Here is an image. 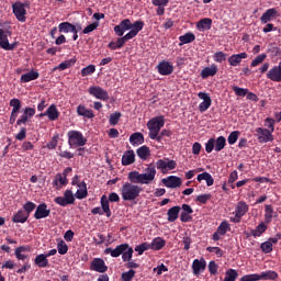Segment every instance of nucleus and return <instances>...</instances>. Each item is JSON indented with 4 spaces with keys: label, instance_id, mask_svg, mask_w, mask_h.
<instances>
[{
    "label": "nucleus",
    "instance_id": "1",
    "mask_svg": "<svg viewBox=\"0 0 281 281\" xmlns=\"http://www.w3.org/2000/svg\"><path fill=\"white\" fill-rule=\"evenodd\" d=\"M156 176L157 169H155V165L149 164L144 173H139V171H131L128 173V180L133 186H137V183H140V186H149V183L155 181Z\"/></svg>",
    "mask_w": 281,
    "mask_h": 281
},
{
    "label": "nucleus",
    "instance_id": "2",
    "mask_svg": "<svg viewBox=\"0 0 281 281\" xmlns=\"http://www.w3.org/2000/svg\"><path fill=\"white\" fill-rule=\"evenodd\" d=\"M133 247L128 244H121L113 248H105L104 254L105 256H111L112 258H120L122 256L123 262H128L133 259Z\"/></svg>",
    "mask_w": 281,
    "mask_h": 281
},
{
    "label": "nucleus",
    "instance_id": "3",
    "mask_svg": "<svg viewBox=\"0 0 281 281\" xmlns=\"http://www.w3.org/2000/svg\"><path fill=\"white\" fill-rule=\"evenodd\" d=\"M165 125H166V119L164 117V115H159L149 120L147 122L149 138L156 139V142H161V136H159V131H161V128H164Z\"/></svg>",
    "mask_w": 281,
    "mask_h": 281
},
{
    "label": "nucleus",
    "instance_id": "4",
    "mask_svg": "<svg viewBox=\"0 0 281 281\" xmlns=\"http://www.w3.org/2000/svg\"><path fill=\"white\" fill-rule=\"evenodd\" d=\"M144 189L137 184L126 182L121 189L123 201H135L142 194Z\"/></svg>",
    "mask_w": 281,
    "mask_h": 281
},
{
    "label": "nucleus",
    "instance_id": "5",
    "mask_svg": "<svg viewBox=\"0 0 281 281\" xmlns=\"http://www.w3.org/2000/svg\"><path fill=\"white\" fill-rule=\"evenodd\" d=\"M67 137L70 148L87 146V137L80 131L71 130L67 133Z\"/></svg>",
    "mask_w": 281,
    "mask_h": 281
},
{
    "label": "nucleus",
    "instance_id": "6",
    "mask_svg": "<svg viewBox=\"0 0 281 281\" xmlns=\"http://www.w3.org/2000/svg\"><path fill=\"white\" fill-rule=\"evenodd\" d=\"M279 274L273 270L262 271L259 274H245L240 278V281H260V280H278Z\"/></svg>",
    "mask_w": 281,
    "mask_h": 281
},
{
    "label": "nucleus",
    "instance_id": "7",
    "mask_svg": "<svg viewBox=\"0 0 281 281\" xmlns=\"http://www.w3.org/2000/svg\"><path fill=\"white\" fill-rule=\"evenodd\" d=\"M249 212V205L245 201H239L235 207V214L234 217H231L229 221L231 223H240L243 221V216Z\"/></svg>",
    "mask_w": 281,
    "mask_h": 281
},
{
    "label": "nucleus",
    "instance_id": "8",
    "mask_svg": "<svg viewBox=\"0 0 281 281\" xmlns=\"http://www.w3.org/2000/svg\"><path fill=\"white\" fill-rule=\"evenodd\" d=\"M25 8L26 5L23 2L18 1L12 4L13 14L20 23H25V21H27V10Z\"/></svg>",
    "mask_w": 281,
    "mask_h": 281
},
{
    "label": "nucleus",
    "instance_id": "9",
    "mask_svg": "<svg viewBox=\"0 0 281 281\" xmlns=\"http://www.w3.org/2000/svg\"><path fill=\"white\" fill-rule=\"evenodd\" d=\"M54 202L61 207H67V205H74V203H76V198L74 196V192L71 190H66L64 192V196L55 198Z\"/></svg>",
    "mask_w": 281,
    "mask_h": 281
},
{
    "label": "nucleus",
    "instance_id": "10",
    "mask_svg": "<svg viewBox=\"0 0 281 281\" xmlns=\"http://www.w3.org/2000/svg\"><path fill=\"white\" fill-rule=\"evenodd\" d=\"M155 170H161L162 175H166L168 170H175L177 168V161L170 159H159L156 161Z\"/></svg>",
    "mask_w": 281,
    "mask_h": 281
},
{
    "label": "nucleus",
    "instance_id": "11",
    "mask_svg": "<svg viewBox=\"0 0 281 281\" xmlns=\"http://www.w3.org/2000/svg\"><path fill=\"white\" fill-rule=\"evenodd\" d=\"M88 93L93 95L97 100H102L103 102H109V91L104 90L100 86H92L88 89Z\"/></svg>",
    "mask_w": 281,
    "mask_h": 281
},
{
    "label": "nucleus",
    "instance_id": "12",
    "mask_svg": "<svg viewBox=\"0 0 281 281\" xmlns=\"http://www.w3.org/2000/svg\"><path fill=\"white\" fill-rule=\"evenodd\" d=\"M256 137L259 144H267V142H273V134L268 128L257 127Z\"/></svg>",
    "mask_w": 281,
    "mask_h": 281
},
{
    "label": "nucleus",
    "instance_id": "13",
    "mask_svg": "<svg viewBox=\"0 0 281 281\" xmlns=\"http://www.w3.org/2000/svg\"><path fill=\"white\" fill-rule=\"evenodd\" d=\"M133 27V22L130 19H124L119 25L114 26V34L116 36H124L125 32H128Z\"/></svg>",
    "mask_w": 281,
    "mask_h": 281
},
{
    "label": "nucleus",
    "instance_id": "14",
    "mask_svg": "<svg viewBox=\"0 0 281 281\" xmlns=\"http://www.w3.org/2000/svg\"><path fill=\"white\" fill-rule=\"evenodd\" d=\"M91 271H97V273H106L109 267L102 258H94L90 263Z\"/></svg>",
    "mask_w": 281,
    "mask_h": 281
},
{
    "label": "nucleus",
    "instance_id": "15",
    "mask_svg": "<svg viewBox=\"0 0 281 281\" xmlns=\"http://www.w3.org/2000/svg\"><path fill=\"white\" fill-rule=\"evenodd\" d=\"M198 98L203 100V102L199 104V111L200 113H205V111L212 106V98L207 92H199Z\"/></svg>",
    "mask_w": 281,
    "mask_h": 281
},
{
    "label": "nucleus",
    "instance_id": "16",
    "mask_svg": "<svg viewBox=\"0 0 281 281\" xmlns=\"http://www.w3.org/2000/svg\"><path fill=\"white\" fill-rule=\"evenodd\" d=\"M266 78L272 82H281V61L268 70Z\"/></svg>",
    "mask_w": 281,
    "mask_h": 281
},
{
    "label": "nucleus",
    "instance_id": "17",
    "mask_svg": "<svg viewBox=\"0 0 281 281\" xmlns=\"http://www.w3.org/2000/svg\"><path fill=\"white\" fill-rule=\"evenodd\" d=\"M49 214H52V210L47 209L46 203H41L36 206L34 218H36V221H41V218H47Z\"/></svg>",
    "mask_w": 281,
    "mask_h": 281
},
{
    "label": "nucleus",
    "instance_id": "18",
    "mask_svg": "<svg viewBox=\"0 0 281 281\" xmlns=\"http://www.w3.org/2000/svg\"><path fill=\"white\" fill-rule=\"evenodd\" d=\"M160 76H170L175 71V66L170 61L162 60L157 65Z\"/></svg>",
    "mask_w": 281,
    "mask_h": 281
},
{
    "label": "nucleus",
    "instance_id": "19",
    "mask_svg": "<svg viewBox=\"0 0 281 281\" xmlns=\"http://www.w3.org/2000/svg\"><path fill=\"white\" fill-rule=\"evenodd\" d=\"M162 183L166 188H181L182 181L181 178L177 176H169L162 179Z\"/></svg>",
    "mask_w": 281,
    "mask_h": 281
},
{
    "label": "nucleus",
    "instance_id": "20",
    "mask_svg": "<svg viewBox=\"0 0 281 281\" xmlns=\"http://www.w3.org/2000/svg\"><path fill=\"white\" fill-rule=\"evenodd\" d=\"M131 31L127 34V36L133 40L135 36L139 34L144 30V21L138 20L134 23H132V27L130 29Z\"/></svg>",
    "mask_w": 281,
    "mask_h": 281
},
{
    "label": "nucleus",
    "instance_id": "21",
    "mask_svg": "<svg viewBox=\"0 0 281 281\" xmlns=\"http://www.w3.org/2000/svg\"><path fill=\"white\" fill-rule=\"evenodd\" d=\"M245 58H248L247 53L234 54L231 57H228V65L231 67H238V65H240V63H243Z\"/></svg>",
    "mask_w": 281,
    "mask_h": 281
},
{
    "label": "nucleus",
    "instance_id": "22",
    "mask_svg": "<svg viewBox=\"0 0 281 281\" xmlns=\"http://www.w3.org/2000/svg\"><path fill=\"white\" fill-rule=\"evenodd\" d=\"M273 218H278V212L273 211V206L271 204H266L265 206V224L269 225Z\"/></svg>",
    "mask_w": 281,
    "mask_h": 281
},
{
    "label": "nucleus",
    "instance_id": "23",
    "mask_svg": "<svg viewBox=\"0 0 281 281\" xmlns=\"http://www.w3.org/2000/svg\"><path fill=\"white\" fill-rule=\"evenodd\" d=\"M45 115L46 117H48L50 122H56V120L60 117V112L58 111L56 104H50L48 109L45 111Z\"/></svg>",
    "mask_w": 281,
    "mask_h": 281
},
{
    "label": "nucleus",
    "instance_id": "24",
    "mask_svg": "<svg viewBox=\"0 0 281 281\" xmlns=\"http://www.w3.org/2000/svg\"><path fill=\"white\" fill-rule=\"evenodd\" d=\"M77 115H80L81 117H87L88 120H93V117H95L93 110L87 109L85 104H79L77 106Z\"/></svg>",
    "mask_w": 281,
    "mask_h": 281
},
{
    "label": "nucleus",
    "instance_id": "25",
    "mask_svg": "<svg viewBox=\"0 0 281 281\" xmlns=\"http://www.w3.org/2000/svg\"><path fill=\"white\" fill-rule=\"evenodd\" d=\"M215 74H218V66L215 64L211 65L210 67H205L201 71V78L203 80H207L211 76H214Z\"/></svg>",
    "mask_w": 281,
    "mask_h": 281
},
{
    "label": "nucleus",
    "instance_id": "26",
    "mask_svg": "<svg viewBox=\"0 0 281 281\" xmlns=\"http://www.w3.org/2000/svg\"><path fill=\"white\" fill-rule=\"evenodd\" d=\"M205 259L199 260L194 259L192 263V269H193V276H199L201 271H205Z\"/></svg>",
    "mask_w": 281,
    "mask_h": 281
},
{
    "label": "nucleus",
    "instance_id": "27",
    "mask_svg": "<svg viewBox=\"0 0 281 281\" xmlns=\"http://www.w3.org/2000/svg\"><path fill=\"white\" fill-rule=\"evenodd\" d=\"M149 247L154 251H161V249L166 247V240L161 237H156L151 240Z\"/></svg>",
    "mask_w": 281,
    "mask_h": 281
},
{
    "label": "nucleus",
    "instance_id": "28",
    "mask_svg": "<svg viewBox=\"0 0 281 281\" xmlns=\"http://www.w3.org/2000/svg\"><path fill=\"white\" fill-rule=\"evenodd\" d=\"M78 190L75 194L76 199H79L80 201L82 199H87L89 196V191H87V182L82 181L78 184Z\"/></svg>",
    "mask_w": 281,
    "mask_h": 281
},
{
    "label": "nucleus",
    "instance_id": "29",
    "mask_svg": "<svg viewBox=\"0 0 281 281\" xmlns=\"http://www.w3.org/2000/svg\"><path fill=\"white\" fill-rule=\"evenodd\" d=\"M32 248L30 246H19L15 248V258L18 260H27V255H25V251H31Z\"/></svg>",
    "mask_w": 281,
    "mask_h": 281
},
{
    "label": "nucleus",
    "instance_id": "30",
    "mask_svg": "<svg viewBox=\"0 0 281 281\" xmlns=\"http://www.w3.org/2000/svg\"><path fill=\"white\" fill-rule=\"evenodd\" d=\"M132 164H135V151L133 149L127 150L122 156V166H131Z\"/></svg>",
    "mask_w": 281,
    "mask_h": 281
},
{
    "label": "nucleus",
    "instance_id": "31",
    "mask_svg": "<svg viewBox=\"0 0 281 281\" xmlns=\"http://www.w3.org/2000/svg\"><path fill=\"white\" fill-rule=\"evenodd\" d=\"M27 218H30V215L24 212L23 210H19L13 216H12V223H27Z\"/></svg>",
    "mask_w": 281,
    "mask_h": 281
},
{
    "label": "nucleus",
    "instance_id": "32",
    "mask_svg": "<svg viewBox=\"0 0 281 281\" xmlns=\"http://www.w3.org/2000/svg\"><path fill=\"white\" fill-rule=\"evenodd\" d=\"M0 47L5 52H13V49L16 48V42L10 44V41H8V35H3L0 40Z\"/></svg>",
    "mask_w": 281,
    "mask_h": 281
},
{
    "label": "nucleus",
    "instance_id": "33",
    "mask_svg": "<svg viewBox=\"0 0 281 281\" xmlns=\"http://www.w3.org/2000/svg\"><path fill=\"white\" fill-rule=\"evenodd\" d=\"M60 34H69V32H76V25L70 22H61L58 25Z\"/></svg>",
    "mask_w": 281,
    "mask_h": 281
},
{
    "label": "nucleus",
    "instance_id": "34",
    "mask_svg": "<svg viewBox=\"0 0 281 281\" xmlns=\"http://www.w3.org/2000/svg\"><path fill=\"white\" fill-rule=\"evenodd\" d=\"M278 10L276 8L268 9L260 18L261 23H269L274 16H277Z\"/></svg>",
    "mask_w": 281,
    "mask_h": 281
},
{
    "label": "nucleus",
    "instance_id": "35",
    "mask_svg": "<svg viewBox=\"0 0 281 281\" xmlns=\"http://www.w3.org/2000/svg\"><path fill=\"white\" fill-rule=\"evenodd\" d=\"M179 47L183 46V45H188V43H194V41H196V35H194V33L189 32L186 33L184 35H181L179 37Z\"/></svg>",
    "mask_w": 281,
    "mask_h": 281
},
{
    "label": "nucleus",
    "instance_id": "36",
    "mask_svg": "<svg viewBox=\"0 0 281 281\" xmlns=\"http://www.w3.org/2000/svg\"><path fill=\"white\" fill-rule=\"evenodd\" d=\"M196 29L200 30V32H205L207 30H212V19L204 18L200 20L196 24Z\"/></svg>",
    "mask_w": 281,
    "mask_h": 281
},
{
    "label": "nucleus",
    "instance_id": "37",
    "mask_svg": "<svg viewBox=\"0 0 281 281\" xmlns=\"http://www.w3.org/2000/svg\"><path fill=\"white\" fill-rule=\"evenodd\" d=\"M179 212H181V207L180 206H173L171 209L168 210L167 212V221L169 223H175V221H177V218H179Z\"/></svg>",
    "mask_w": 281,
    "mask_h": 281
},
{
    "label": "nucleus",
    "instance_id": "38",
    "mask_svg": "<svg viewBox=\"0 0 281 281\" xmlns=\"http://www.w3.org/2000/svg\"><path fill=\"white\" fill-rule=\"evenodd\" d=\"M136 155L142 159V161H146L148 157H150V147L143 145L136 150Z\"/></svg>",
    "mask_w": 281,
    "mask_h": 281
},
{
    "label": "nucleus",
    "instance_id": "39",
    "mask_svg": "<svg viewBox=\"0 0 281 281\" xmlns=\"http://www.w3.org/2000/svg\"><path fill=\"white\" fill-rule=\"evenodd\" d=\"M40 74L36 70H31L21 76V82H32V80H38Z\"/></svg>",
    "mask_w": 281,
    "mask_h": 281
},
{
    "label": "nucleus",
    "instance_id": "40",
    "mask_svg": "<svg viewBox=\"0 0 281 281\" xmlns=\"http://www.w3.org/2000/svg\"><path fill=\"white\" fill-rule=\"evenodd\" d=\"M130 144H132V146H140V144H144V134L139 132L133 133L130 136Z\"/></svg>",
    "mask_w": 281,
    "mask_h": 281
},
{
    "label": "nucleus",
    "instance_id": "41",
    "mask_svg": "<svg viewBox=\"0 0 281 281\" xmlns=\"http://www.w3.org/2000/svg\"><path fill=\"white\" fill-rule=\"evenodd\" d=\"M265 232H267V224L261 222L255 229L250 232V236H254V238H260Z\"/></svg>",
    "mask_w": 281,
    "mask_h": 281
},
{
    "label": "nucleus",
    "instance_id": "42",
    "mask_svg": "<svg viewBox=\"0 0 281 281\" xmlns=\"http://www.w3.org/2000/svg\"><path fill=\"white\" fill-rule=\"evenodd\" d=\"M101 207L103 214H105L108 218H111V206L109 204V198H106V195L101 196Z\"/></svg>",
    "mask_w": 281,
    "mask_h": 281
},
{
    "label": "nucleus",
    "instance_id": "43",
    "mask_svg": "<svg viewBox=\"0 0 281 281\" xmlns=\"http://www.w3.org/2000/svg\"><path fill=\"white\" fill-rule=\"evenodd\" d=\"M77 63L76 58L67 59L63 63H60L57 67L53 69V71H56V69H59V71H65V69H69L74 67Z\"/></svg>",
    "mask_w": 281,
    "mask_h": 281
},
{
    "label": "nucleus",
    "instance_id": "44",
    "mask_svg": "<svg viewBox=\"0 0 281 281\" xmlns=\"http://www.w3.org/2000/svg\"><path fill=\"white\" fill-rule=\"evenodd\" d=\"M35 265L41 269H45V267H48L49 260L45 254H41L35 257Z\"/></svg>",
    "mask_w": 281,
    "mask_h": 281
},
{
    "label": "nucleus",
    "instance_id": "45",
    "mask_svg": "<svg viewBox=\"0 0 281 281\" xmlns=\"http://www.w3.org/2000/svg\"><path fill=\"white\" fill-rule=\"evenodd\" d=\"M196 180H198L199 182H201V181H206V186H209V187L214 186V178H213L212 175H210V172H207V171L198 175Z\"/></svg>",
    "mask_w": 281,
    "mask_h": 281
},
{
    "label": "nucleus",
    "instance_id": "46",
    "mask_svg": "<svg viewBox=\"0 0 281 281\" xmlns=\"http://www.w3.org/2000/svg\"><path fill=\"white\" fill-rule=\"evenodd\" d=\"M225 146H227V139L225 138V136H218L215 139V153H221V150H223Z\"/></svg>",
    "mask_w": 281,
    "mask_h": 281
},
{
    "label": "nucleus",
    "instance_id": "47",
    "mask_svg": "<svg viewBox=\"0 0 281 281\" xmlns=\"http://www.w3.org/2000/svg\"><path fill=\"white\" fill-rule=\"evenodd\" d=\"M217 231H218V234H221V236H225L227 232H232V226L229 225V222H227V220H224L218 225Z\"/></svg>",
    "mask_w": 281,
    "mask_h": 281
},
{
    "label": "nucleus",
    "instance_id": "48",
    "mask_svg": "<svg viewBox=\"0 0 281 281\" xmlns=\"http://www.w3.org/2000/svg\"><path fill=\"white\" fill-rule=\"evenodd\" d=\"M237 278H238V271L236 269H228L225 272V277L223 281H236Z\"/></svg>",
    "mask_w": 281,
    "mask_h": 281
},
{
    "label": "nucleus",
    "instance_id": "49",
    "mask_svg": "<svg viewBox=\"0 0 281 281\" xmlns=\"http://www.w3.org/2000/svg\"><path fill=\"white\" fill-rule=\"evenodd\" d=\"M120 117H122L121 112L110 114L109 124L111 126H117V124H120Z\"/></svg>",
    "mask_w": 281,
    "mask_h": 281
},
{
    "label": "nucleus",
    "instance_id": "50",
    "mask_svg": "<svg viewBox=\"0 0 281 281\" xmlns=\"http://www.w3.org/2000/svg\"><path fill=\"white\" fill-rule=\"evenodd\" d=\"M35 210H36V203L29 201L23 205L22 211L30 216Z\"/></svg>",
    "mask_w": 281,
    "mask_h": 281
},
{
    "label": "nucleus",
    "instance_id": "51",
    "mask_svg": "<svg viewBox=\"0 0 281 281\" xmlns=\"http://www.w3.org/2000/svg\"><path fill=\"white\" fill-rule=\"evenodd\" d=\"M9 106L12 108L11 112L19 113V111H21V100L16 99V98L11 99L9 102Z\"/></svg>",
    "mask_w": 281,
    "mask_h": 281
},
{
    "label": "nucleus",
    "instance_id": "52",
    "mask_svg": "<svg viewBox=\"0 0 281 281\" xmlns=\"http://www.w3.org/2000/svg\"><path fill=\"white\" fill-rule=\"evenodd\" d=\"M57 251H58V254H60V256H65V254H67L69 251V246H67L65 240H60L57 244Z\"/></svg>",
    "mask_w": 281,
    "mask_h": 281
},
{
    "label": "nucleus",
    "instance_id": "53",
    "mask_svg": "<svg viewBox=\"0 0 281 281\" xmlns=\"http://www.w3.org/2000/svg\"><path fill=\"white\" fill-rule=\"evenodd\" d=\"M267 60V54L258 55L250 64V67H258V65H262Z\"/></svg>",
    "mask_w": 281,
    "mask_h": 281
},
{
    "label": "nucleus",
    "instance_id": "54",
    "mask_svg": "<svg viewBox=\"0 0 281 281\" xmlns=\"http://www.w3.org/2000/svg\"><path fill=\"white\" fill-rule=\"evenodd\" d=\"M148 249H150V244L147 241L135 247V251H137L138 256H143L144 251H148Z\"/></svg>",
    "mask_w": 281,
    "mask_h": 281
},
{
    "label": "nucleus",
    "instance_id": "55",
    "mask_svg": "<svg viewBox=\"0 0 281 281\" xmlns=\"http://www.w3.org/2000/svg\"><path fill=\"white\" fill-rule=\"evenodd\" d=\"M240 136V132L239 131H234L228 135L227 142L231 146H234V144H236V142H238V137Z\"/></svg>",
    "mask_w": 281,
    "mask_h": 281
},
{
    "label": "nucleus",
    "instance_id": "56",
    "mask_svg": "<svg viewBox=\"0 0 281 281\" xmlns=\"http://www.w3.org/2000/svg\"><path fill=\"white\" fill-rule=\"evenodd\" d=\"M91 74H95V65H89L81 69L82 78H85L87 76H91Z\"/></svg>",
    "mask_w": 281,
    "mask_h": 281
},
{
    "label": "nucleus",
    "instance_id": "57",
    "mask_svg": "<svg viewBox=\"0 0 281 281\" xmlns=\"http://www.w3.org/2000/svg\"><path fill=\"white\" fill-rule=\"evenodd\" d=\"M210 199H212V194L210 193L200 194L195 198V203H202V205H205Z\"/></svg>",
    "mask_w": 281,
    "mask_h": 281
},
{
    "label": "nucleus",
    "instance_id": "58",
    "mask_svg": "<svg viewBox=\"0 0 281 281\" xmlns=\"http://www.w3.org/2000/svg\"><path fill=\"white\" fill-rule=\"evenodd\" d=\"M260 249L263 254H271V251H273V244H271V241H263Z\"/></svg>",
    "mask_w": 281,
    "mask_h": 281
},
{
    "label": "nucleus",
    "instance_id": "59",
    "mask_svg": "<svg viewBox=\"0 0 281 281\" xmlns=\"http://www.w3.org/2000/svg\"><path fill=\"white\" fill-rule=\"evenodd\" d=\"M213 59L215 63H225V60H227V54L224 52H216L213 56Z\"/></svg>",
    "mask_w": 281,
    "mask_h": 281
},
{
    "label": "nucleus",
    "instance_id": "60",
    "mask_svg": "<svg viewBox=\"0 0 281 281\" xmlns=\"http://www.w3.org/2000/svg\"><path fill=\"white\" fill-rule=\"evenodd\" d=\"M100 22H93L82 30V34H91L94 30H98Z\"/></svg>",
    "mask_w": 281,
    "mask_h": 281
},
{
    "label": "nucleus",
    "instance_id": "61",
    "mask_svg": "<svg viewBox=\"0 0 281 281\" xmlns=\"http://www.w3.org/2000/svg\"><path fill=\"white\" fill-rule=\"evenodd\" d=\"M58 181L60 186H67L69 183V180H67V177L63 176L61 173H57L55 177V186H58Z\"/></svg>",
    "mask_w": 281,
    "mask_h": 281
},
{
    "label": "nucleus",
    "instance_id": "62",
    "mask_svg": "<svg viewBox=\"0 0 281 281\" xmlns=\"http://www.w3.org/2000/svg\"><path fill=\"white\" fill-rule=\"evenodd\" d=\"M233 91L236 93V95H239L240 98H245V95H247V93H249L248 89L240 88L238 86H234Z\"/></svg>",
    "mask_w": 281,
    "mask_h": 281
},
{
    "label": "nucleus",
    "instance_id": "63",
    "mask_svg": "<svg viewBox=\"0 0 281 281\" xmlns=\"http://www.w3.org/2000/svg\"><path fill=\"white\" fill-rule=\"evenodd\" d=\"M133 278H135V270H133V269H131L127 272H123L121 276L122 281H131V280H133Z\"/></svg>",
    "mask_w": 281,
    "mask_h": 281
},
{
    "label": "nucleus",
    "instance_id": "64",
    "mask_svg": "<svg viewBox=\"0 0 281 281\" xmlns=\"http://www.w3.org/2000/svg\"><path fill=\"white\" fill-rule=\"evenodd\" d=\"M215 144H216V139L210 138L205 144V151L212 153V150H215Z\"/></svg>",
    "mask_w": 281,
    "mask_h": 281
}]
</instances>
